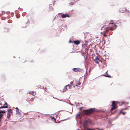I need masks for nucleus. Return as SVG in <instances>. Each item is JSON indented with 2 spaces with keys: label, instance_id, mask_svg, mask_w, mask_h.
<instances>
[{
  "label": "nucleus",
  "instance_id": "nucleus-27",
  "mask_svg": "<svg viewBox=\"0 0 130 130\" xmlns=\"http://www.w3.org/2000/svg\"><path fill=\"white\" fill-rule=\"evenodd\" d=\"M66 87V88H67V90L68 89H68V87Z\"/></svg>",
  "mask_w": 130,
  "mask_h": 130
},
{
  "label": "nucleus",
  "instance_id": "nucleus-20",
  "mask_svg": "<svg viewBox=\"0 0 130 130\" xmlns=\"http://www.w3.org/2000/svg\"><path fill=\"white\" fill-rule=\"evenodd\" d=\"M126 112H122V114L123 115H124L125 113H126Z\"/></svg>",
  "mask_w": 130,
  "mask_h": 130
},
{
  "label": "nucleus",
  "instance_id": "nucleus-13",
  "mask_svg": "<svg viewBox=\"0 0 130 130\" xmlns=\"http://www.w3.org/2000/svg\"><path fill=\"white\" fill-rule=\"evenodd\" d=\"M16 112L17 113H18L19 114H20V113L19 111V110H16Z\"/></svg>",
  "mask_w": 130,
  "mask_h": 130
},
{
  "label": "nucleus",
  "instance_id": "nucleus-6",
  "mask_svg": "<svg viewBox=\"0 0 130 130\" xmlns=\"http://www.w3.org/2000/svg\"><path fill=\"white\" fill-rule=\"evenodd\" d=\"M69 17V15L68 14H63L62 15V17L63 18H64L67 17Z\"/></svg>",
  "mask_w": 130,
  "mask_h": 130
},
{
  "label": "nucleus",
  "instance_id": "nucleus-23",
  "mask_svg": "<svg viewBox=\"0 0 130 130\" xmlns=\"http://www.w3.org/2000/svg\"><path fill=\"white\" fill-rule=\"evenodd\" d=\"M113 23H109V24H113Z\"/></svg>",
  "mask_w": 130,
  "mask_h": 130
},
{
  "label": "nucleus",
  "instance_id": "nucleus-14",
  "mask_svg": "<svg viewBox=\"0 0 130 130\" xmlns=\"http://www.w3.org/2000/svg\"><path fill=\"white\" fill-rule=\"evenodd\" d=\"M10 115H10L7 114V117L8 118H9L10 117Z\"/></svg>",
  "mask_w": 130,
  "mask_h": 130
},
{
  "label": "nucleus",
  "instance_id": "nucleus-10",
  "mask_svg": "<svg viewBox=\"0 0 130 130\" xmlns=\"http://www.w3.org/2000/svg\"><path fill=\"white\" fill-rule=\"evenodd\" d=\"M8 107L7 106L5 105H4L3 106L0 107V109L1 108H5Z\"/></svg>",
  "mask_w": 130,
  "mask_h": 130
},
{
  "label": "nucleus",
  "instance_id": "nucleus-28",
  "mask_svg": "<svg viewBox=\"0 0 130 130\" xmlns=\"http://www.w3.org/2000/svg\"><path fill=\"white\" fill-rule=\"evenodd\" d=\"M127 109V108H125L124 109H125V110Z\"/></svg>",
  "mask_w": 130,
  "mask_h": 130
},
{
  "label": "nucleus",
  "instance_id": "nucleus-21",
  "mask_svg": "<svg viewBox=\"0 0 130 130\" xmlns=\"http://www.w3.org/2000/svg\"><path fill=\"white\" fill-rule=\"evenodd\" d=\"M80 84L81 83L79 82L78 83H77V84L79 85H80Z\"/></svg>",
  "mask_w": 130,
  "mask_h": 130
},
{
  "label": "nucleus",
  "instance_id": "nucleus-2",
  "mask_svg": "<svg viewBox=\"0 0 130 130\" xmlns=\"http://www.w3.org/2000/svg\"><path fill=\"white\" fill-rule=\"evenodd\" d=\"M94 108H91L88 110H86L85 112L87 114H90L92 113L94 111Z\"/></svg>",
  "mask_w": 130,
  "mask_h": 130
},
{
  "label": "nucleus",
  "instance_id": "nucleus-11",
  "mask_svg": "<svg viewBox=\"0 0 130 130\" xmlns=\"http://www.w3.org/2000/svg\"><path fill=\"white\" fill-rule=\"evenodd\" d=\"M101 61L100 60L98 59V58H97L96 59H95V61L96 62V63H98L99 62H100Z\"/></svg>",
  "mask_w": 130,
  "mask_h": 130
},
{
  "label": "nucleus",
  "instance_id": "nucleus-29",
  "mask_svg": "<svg viewBox=\"0 0 130 130\" xmlns=\"http://www.w3.org/2000/svg\"><path fill=\"white\" fill-rule=\"evenodd\" d=\"M27 114V113H24V114Z\"/></svg>",
  "mask_w": 130,
  "mask_h": 130
},
{
  "label": "nucleus",
  "instance_id": "nucleus-24",
  "mask_svg": "<svg viewBox=\"0 0 130 130\" xmlns=\"http://www.w3.org/2000/svg\"><path fill=\"white\" fill-rule=\"evenodd\" d=\"M106 76V77H110V76Z\"/></svg>",
  "mask_w": 130,
  "mask_h": 130
},
{
  "label": "nucleus",
  "instance_id": "nucleus-1",
  "mask_svg": "<svg viewBox=\"0 0 130 130\" xmlns=\"http://www.w3.org/2000/svg\"><path fill=\"white\" fill-rule=\"evenodd\" d=\"M73 83L72 82H70V86H69V85H66L63 89L60 90L61 91L63 92L67 91V88H66L67 87H68V89H70L71 88L72 85H73Z\"/></svg>",
  "mask_w": 130,
  "mask_h": 130
},
{
  "label": "nucleus",
  "instance_id": "nucleus-26",
  "mask_svg": "<svg viewBox=\"0 0 130 130\" xmlns=\"http://www.w3.org/2000/svg\"><path fill=\"white\" fill-rule=\"evenodd\" d=\"M56 0H55L54 1L53 3L55 2H56Z\"/></svg>",
  "mask_w": 130,
  "mask_h": 130
},
{
  "label": "nucleus",
  "instance_id": "nucleus-9",
  "mask_svg": "<svg viewBox=\"0 0 130 130\" xmlns=\"http://www.w3.org/2000/svg\"><path fill=\"white\" fill-rule=\"evenodd\" d=\"M73 42L76 45H78L80 43V42L78 41H74Z\"/></svg>",
  "mask_w": 130,
  "mask_h": 130
},
{
  "label": "nucleus",
  "instance_id": "nucleus-31",
  "mask_svg": "<svg viewBox=\"0 0 130 130\" xmlns=\"http://www.w3.org/2000/svg\"><path fill=\"white\" fill-rule=\"evenodd\" d=\"M76 86H77V84H76Z\"/></svg>",
  "mask_w": 130,
  "mask_h": 130
},
{
  "label": "nucleus",
  "instance_id": "nucleus-17",
  "mask_svg": "<svg viewBox=\"0 0 130 130\" xmlns=\"http://www.w3.org/2000/svg\"><path fill=\"white\" fill-rule=\"evenodd\" d=\"M29 93L30 94H32V92H29Z\"/></svg>",
  "mask_w": 130,
  "mask_h": 130
},
{
  "label": "nucleus",
  "instance_id": "nucleus-3",
  "mask_svg": "<svg viewBox=\"0 0 130 130\" xmlns=\"http://www.w3.org/2000/svg\"><path fill=\"white\" fill-rule=\"evenodd\" d=\"M116 103L115 101H113L112 103V108L111 109V111L113 110L114 109L116 108Z\"/></svg>",
  "mask_w": 130,
  "mask_h": 130
},
{
  "label": "nucleus",
  "instance_id": "nucleus-18",
  "mask_svg": "<svg viewBox=\"0 0 130 130\" xmlns=\"http://www.w3.org/2000/svg\"><path fill=\"white\" fill-rule=\"evenodd\" d=\"M113 27H115V29H116V28L117 26H116V25L115 24H114V26H113Z\"/></svg>",
  "mask_w": 130,
  "mask_h": 130
},
{
  "label": "nucleus",
  "instance_id": "nucleus-4",
  "mask_svg": "<svg viewBox=\"0 0 130 130\" xmlns=\"http://www.w3.org/2000/svg\"><path fill=\"white\" fill-rule=\"evenodd\" d=\"M73 70L74 71L78 72L81 71V69L79 68H76L73 69Z\"/></svg>",
  "mask_w": 130,
  "mask_h": 130
},
{
  "label": "nucleus",
  "instance_id": "nucleus-22",
  "mask_svg": "<svg viewBox=\"0 0 130 130\" xmlns=\"http://www.w3.org/2000/svg\"><path fill=\"white\" fill-rule=\"evenodd\" d=\"M15 109H16V110H19V109L17 107Z\"/></svg>",
  "mask_w": 130,
  "mask_h": 130
},
{
  "label": "nucleus",
  "instance_id": "nucleus-19",
  "mask_svg": "<svg viewBox=\"0 0 130 130\" xmlns=\"http://www.w3.org/2000/svg\"><path fill=\"white\" fill-rule=\"evenodd\" d=\"M5 105H7V103H5L4 104Z\"/></svg>",
  "mask_w": 130,
  "mask_h": 130
},
{
  "label": "nucleus",
  "instance_id": "nucleus-12",
  "mask_svg": "<svg viewBox=\"0 0 130 130\" xmlns=\"http://www.w3.org/2000/svg\"><path fill=\"white\" fill-rule=\"evenodd\" d=\"M74 4V3L73 2H71L69 3V5L70 6H72Z\"/></svg>",
  "mask_w": 130,
  "mask_h": 130
},
{
  "label": "nucleus",
  "instance_id": "nucleus-15",
  "mask_svg": "<svg viewBox=\"0 0 130 130\" xmlns=\"http://www.w3.org/2000/svg\"><path fill=\"white\" fill-rule=\"evenodd\" d=\"M94 130V129H90V128H87V130Z\"/></svg>",
  "mask_w": 130,
  "mask_h": 130
},
{
  "label": "nucleus",
  "instance_id": "nucleus-8",
  "mask_svg": "<svg viewBox=\"0 0 130 130\" xmlns=\"http://www.w3.org/2000/svg\"><path fill=\"white\" fill-rule=\"evenodd\" d=\"M125 11V9H120V11L121 13H123Z\"/></svg>",
  "mask_w": 130,
  "mask_h": 130
},
{
  "label": "nucleus",
  "instance_id": "nucleus-16",
  "mask_svg": "<svg viewBox=\"0 0 130 130\" xmlns=\"http://www.w3.org/2000/svg\"><path fill=\"white\" fill-rule=\"evenodd\" d=\"M110 30H112V31H113L114 30V29L113 28V27H111L110 28Z\"/></svg>",
  "mask_w": 130,
  "mask_h": 130
},
{
  "label": "nucleus",
  "instance_id": "nucleus-7",
  "mask_svg": "<svg viewBox=\"0 0 130 130\" xmlns=\"http://www.w3.org/2000/svg\"><path fill=\"white\" fill-rule=\"evenodd\" d=\"M8 113L7 114L11 115V114L12 113V110L11 109H8L7 110Z\"/></svg>",
  "mask_w": 130,
  "mask_h": 130
},
{
  "label": "nucleus",
  "instance_id": "nucleus-30",
  "mask_svg": "<svg viewBox=\"0 0 130 130\" xmlns=\"http://www.w3.org/2000/svg\"><path fill=\"white\" fill-rule=\"evenodd\" d=\"M33 95H34V92H33Z\"/></svg>",
  "mask_w": 130,
  "mask_h": 130
},
{
  "label": "nucleus",
  "instance_id": "nucleus-5",
  "mask_svg": "<svg viewBox=\"0 0 130 130\" xmlns=\"http://www.w3.org/2000/svg\"><path fill=\"white\" fill-rule=\"evenodd\" d=\"M5 112V111H1L0 110V121H1V120L2 118V117L3 116V114L2 113H4Z\"/></svg>",
  "mask_w": 130,
  "mask_h": 130
},
{
  "label": "nucleus",
  "instance_id": "nucleus-25",
  "mask_svg": "<svg viewBox=\"0 0 130 130\" xmlns=\"http://www.w3.org/2000/svg\"><path fill=\"white\" fill-rule=\"evenodd\" d=\"M52 118L54 119L55 120V119L54 118Z\"/></svg>",
  "mask_w": 130,
  "mask_h": 130
}]
</instances>
